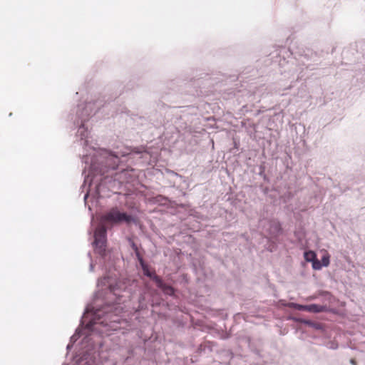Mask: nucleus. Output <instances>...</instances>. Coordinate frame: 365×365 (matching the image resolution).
Here are the masks:
<instances>
[{
	"instance_id": "20e7f679",
	"label": "nucleus",
	"mask_w": 365,
	"mask_h": 365,
	"mask_svg": "<svg viewBox=\"0 0 365 365\" xmlns=\"http://www.w3.org/2000/svg\"><path fill=\"white\" fill-rule=\"evenodd\" d=\"M282 232L281 225L279 222H272L270 225V232L274 236L279 235Z\"/></svg>"
},
{
	"instance_id": "9b49d317",
	"label": "nucleus",
	"mask_w": 365,
	"mask_h": 365,
	"mask_svg": "<svg viewBox=\"0 0 365 365\" xmlns=\"http://www.w3.org/2000/svg\"><path fill=\"white\" fill-rule=\"evenodd\" d=\"M135 255H136V257L138 259L139 262H140V265H143L144 264V261L140 254V252L138 250V251H135Z\"/></svg>"
},
{
	"instance_id": "39448f33",
	"label": "nucleus",
	"mask_w": 365,
	"mask_h": 365,
	"mask_svg": "<svg viewBox=\"0 0 365 365\" xmlns=\"http://www.w3.org/2000/svg\"><path fill=\"white\" fill-rule=\"evenodd\" d=\"M323 307L318 304L306 305V311L314 313H319L323 311Z\"/></svg>"
},
{
	"instance_id": "f257e3e1",
	"label": "nucleus",
	"mask_w": 365,
	"mask_h": 365,
	"mask_svg": "<svg viewBox=\"0 0 365 365\" xmlns=\"http://www.w3.org/2000/svg\"><path fill=\"white\" fill-rule=\"evenodd\" d=\"M134 219L131 215H127L125 212H120L117 207L111 208L101 217L102 223L110 225L118 224L121 222L130 223Z\"/></svg>"
},
{
	"instance_id": "1a4fd4ad",
	"label": "nucleus",
	"mask_w": 365,
	"mask_h": 365,
	"mask_svg": "<svg viewBox=\"0 0 365 365\" xmlns=\"http://www.w3.org/2000/svg\"><path fill=\"white\" fill-rule=\"evenodd\" d=\"M329 259H330V256H329V253L327 252H325L324 255L322 257V262H321L322 264L324 267H327L329 264V262H330Z\"/></svg>"
},
{
	"instance_id": "9d476101",
	"label": "nucleus",
	"mask_w": 365,
	"mask_h": 365,
	"mask_svg": "<svg viewBox=\"0 0 365 365\" xmlns=\"http://www.w3.org/2000/svg\"><path fill=\"white\" fill-rule=\"evenodd\" d=\"M322 264L320 261H319L317 258L312 262V267L314 269H321L322 267Z\"/></svg>"
},
{
	"instance_id": "f8f14e48",
	"label": "nucleus",
	"mask_w": 365,
	"mask_h": 365,
	"mask_svg": "<svg viewBox=\"0 0 365 365\" xmlns=\"http://www.w3.org/2000/svg\"><path fill=\"white\" fill-rule=\"evenodd\" d=\"M350 363H351L352 365H357L356 361V359H351L350 360Z\"/></svg>"
},
{
	"instance_id": "f03ea898",
	"label": "nucleus",
	"mask_w": 365,
	"mask_h": 365,
	"mask_svg": "<svg viewBox=\"0 0 365 365\" xmlns=\"http://www.w3.org/2000/svg\"><path fill=\"white\" fill-rule=\"evenodd\" d=\"M107 230L104 225H100L94 232V243L102 252L106 250Z\"/></svg>"
},
{
	"instance_id": "0eeeda50",
	"label": "nucleus",
	"mask_w": 365,
	"mask_h": 365,
	"mask_svg": "<svg viewBox=\"0 0 365 365\" xmlns=\"http://www.w3.org/2000/svg\"><path fill=\"white\" fill-rule=\"evenodd\" d=\"M141 267L144 274L153 280V275L155 274V272H150L149 270L148 265H146L145 263L143 264V265H141Z\"/></svg>"
},
{
	"instance_id": "ddd939ff",
	"label": "nucleus",
	"mask_w": 365,
	"mask_h": 365,
	"mask_svg": "<svg viewBox=\"0 0 365 365\" xmlns=\"http://www.w3.org/2000/svg\"><path fill=\"white\" fill-rule=\"evenodd\" d=\"M132 247L135 250V252L138 250V247L135 243L132 244Z\"/></svg>"
},
{
	"instance_id": "7ed1b4c3",
	"label": "nucleus",
	"mask_w": 365,
	"mask_h": 365,
	"mask_svg": "<svg viewBox=\"0 0 365 365\" xmlns=\"http://www.w3.org/2000/svg\"><path fill=\"white\" fill-rule=\"evenodd\" d=\"M153 281L155 282L157 287L160 288L165 294L168 295L174 294V289L171 286L164 283L159 276L154 274Z\"/></svg>"
},
{
	"instance_id": "423d86ee",
	"label": "nucleus",
	"mask_w": 365,
	"mask_h": 365,
	"mask_svg": "<svg viewBox=\"0 0 365 365\" xmlns=\"http://www.w3.org/2000/svg\"><path fill=\"white\" fill-rule=\"evenodd\" d=\"M304 259L307 262H313L317 257L316 254L313 251H307L304 252Z\"/></svg>"
},
{
	"instance_id": "6e6552de",
	"label": "nucleus",
	"mask_w": 365,
	"mask_h": 365,
	"mask_svg": "<svg viewBox=\"0 0 365 365\" xmlns=\"http://www.w3.org/2000/svg\"><path fill=\"white\" fill-rule=\"evenodd\" d=\"M288 306H289V307L295 309L297 310L306 311V305H302V304L292 302V303H289Z\"/></svg>"
}]
</instances>
